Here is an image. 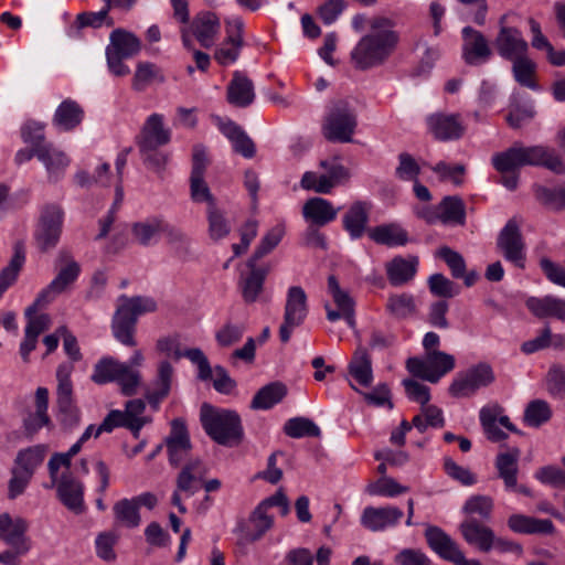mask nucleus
<instances>
[{
  "instance_id": "nucleus-1",
  "label": "nucleus",
  "mask_w": 565,
  "mask_h": 565,
  "mask_svg": "<svg viewBox=\"0 0 565 565\" xmlns=\"http://www.w3.org/2000/svg\"><path fill=\"white\" fill-rule=\"evenodd\" d=\"M492 164L503 174L501 183L511 191L515 190L519 183L515 171L524 166H540L556 174H565V162L561 156L555 149L543 145L525 147L516 142L509 149L495 153L492 157Z\"/></svg>"
},
{
  "instance_id": "nucleus-2",
  "label": "nucleus",
  "mask_w": 565,
  "mask_h": 565,
  "mask_svg": "<svg viewBox=\"0 0 565 565\" xmlns=\"http://www.w3.org/2000/svg\"><path fill=\"white\" fill-rule=\"evenodd\" d=\"M367 33L358 41L350 54L353 66L360 71L386 63L399 43V34L394 29L393 20L373 17L367 21Z\"/></svg>"
},
{
  "instance_id": "nucleus-3",
  "label": "nucleus",
  "mask_w": 565,
  "mask_h": 565,
  "mask_svg": "<svg viewBox=\"0 0 565 565\" xmlns=\"http://www.w3.org/2000/svg\"><path fill=\"white\" fill-rule=\"evenodd\" d=\"M200 419L205 433L217 444L234 447L241 444L244 431L238 414L234 411L201 406Z\"/></svg>"
},
{
  "instance_id": "nucleus-4",
  "label": "nucleus",
  "mask_w": 565,
  "mask_h": 565,
  "mask_svg": "<svg viewBox=\"0 0 565 565\" xmlns=\"http://www.w3.org/2000/svg\"><path fill=\"white\" fill-rule=\"evenodd\" d=\"M29 523L20 516L12 518L9 513L0 514V539L9 546L0 552V563L4 565H19L20 558L32 546L31 539L26 535Z\"/></svg>"
},
{
  "instance_id": "nucleus-5",
  "label": "nucleus",
  "mask_w": 565,
  "mask_h": 565,
  "mask_svg": "<svg viewBox=\"0 0 565 565\" xmlns=\"http://www.w3.org/2000/svg\"><path fill=\"white\" fill-rule=\"evenodd\" d=\"M64 224V210L60 204H45L39 215L33 241L41 253L54 249L61 239Z\"/></svg>"
},
{
  "instance_id": "nucleus-6",
  "label": "nucleus",
  "mask_w": 565,
  "mask_h": 565,
  "mask_svg": "<svg viewBox=\"0 0 565 565\" xmlns=\"http://www.w3.org/2000/svg\"><path fill=\"white\" fill-rule=\"evenodd\" d=\"M221 22L218 17L211 11H201L190 22L180 28L183 46L193 50V39L205 49L212 47L220 34Z\"/></svg>"
},
{
  "instance_id": "nucleus-7",
  "label": "nucleus",
  "mask_w": 565,
  "mask_h": 565,
  "mask_svg": "<svg viewBox=\"0 0 565 565\" xmlns=\"http://www.w3.org/2000/svg\"><path fill=\"white\" fill-rule=\"evenodd\" d=\"M358 121L347 102H338L330 109L322 125V135L332 142H351Z\"/></svg>"
},
{
  "instance_id": "nucleus-8",
  "label": "nucleus",
  "mask_w": 565,
  "mask_h": 565,
  "mask_svg": "<svg viewBox=\"0 0 565 565\" xmlns=\"http://www.w3.org/2000/svg\"><path fill=\"white\" fill-rule=\"evenodd\" d=\"M455 365V358L439 350L429 351L424 359L409 358L406 361L409 373L430 383H437L444 375L452 371Z\"/></svg>"
},
{
  "instance_id": "nucleus-9",
  "label": "nucleus",
  "mask_w": 565,
  "mask_h": 565,
  "mask_svg": "<svg viewBox=\"0 0 565 565\" xmlns=\"http://www.w3.org/2000/svg\"><path fill=\"white\" fill-rule=\"evenodd\" d=\"M494 380L492 367L488 363H478L457 373L448 387V392L455 398L470 397L480 388L491 385Z\"/></svg>"
},
{
  "instance_id": "nucleus-10",
  "label": "nucleus",
  "mask_w": 565,
  "mask_h": 565,
  "mask_svg": "<svg viewBox=\"0 0 565 565\" xmlns=\"http://www.w3.org/2000/svg\"><path fill=\"white\" fill-rule=\"evenodd\" d=\"M320 167L326 170V173L306 172L300 181L302 189L328 194L333 188L344 184L350 179V171L337 160H322Z\"/></svg>"
},
{
  "instance_id": "nucleus-11",
  "label": "nucleus",
  "mask_w": 565,
  "mask_h": 565,
  "mask_svg": "<svg viewBox=\"0 0 565 565\" xmlns=\"http://www.w3.org/2000/svg\"><path fill=\"white\" fill-rule=\"evenodd\" d=\"M497 248L507 262L519 269L525 268L526 246L515 217L510 218L500 231L497 238Z\"/></svg>"
},
{
  "instance_id": "nucleus-12",
  "label": "nucleus",
  "mask_w": 565,
  "mask_h": 565,
  "mask_svg": "<svg viewBox=\"0 0 565 565\" xmlns=\"http://www.w3.org/2000/svg\"><path fill=\"white\" fill-rule=\"evenodd\" d=\"M207 475V467L200 459L191 460L178 473L177 488L172 493L171 503L180 513H185L186 508L182 503L181 493L185 497L194 495L201 488Z\"/></svg>"
},
{
  "instance_id": "nucleus-13",
  "label": "nucleus",
  "mask_w": 565,
  "mask_h": 565,
  "mask_svg": "<svg viewBox=\"0 0 565 565\" xmlns=\"http://www.w3.org/2000/svg\"><path fill=\"white\" fill-rule=\"evenodd\" d=\"M308 316V301L305 290L299 286H292L287 291L284 321L279 328V339L287 343L294 329L300 327Z\"/></svg>"
},
{
  "instance_id": "nucleus-14",
  "label": "nucleus",
  "mask_w": 565,
  "mask_h": 565,
  "mask_svg": "<svg viewBox=\"0 0 565 565\" xmlns=\"http://www.w3.org/2000/svg\"><path fill=\"white\" fill-rule=\"evenodd\" d=\"M156 349L167 356H173L174 360H180L183 356L189 359L198 366V377L201 381H209L211 379L212 367L204 352L199 348L181 351L178 335H168L158 339Z\"/></svg>"
},
{
  "instance_id": "nucleus-15",
  "label": "nucleus",
  "mask_w": 565,
  "mask_h": 565,
  "mask_svg": "<svg viewBox=\"0 0 565 565\" xmlns=\"http://www.w3.org/2000/svg\"><path fill=\"white\" fill-rule=\"evenodd\" d=\"M207 157L205 148L202 145H195L192 150V170L190 175V195L193 202H205L207 206L217 204L211 193L207 183L204 180L207 167Z\"/></svg>"
},
{
  "instance_id": "nucleus-16",
  "label": "nucleus",
  "mask_w": 565,
  "mask_h": 565,
  "mask_svg": "<svg viewBox=\"0 0 565 565\" xmlns=\"http://www.w3.org/2000/svg\"><path fill=\"white\" fill-rule=\"evenodd\" d=\"M508 14L499 20V32L494 39V46L498 54L508 61L527 54L529 45L521 31L507 24Z\"/></svg>"
},
{
  "instance_id": "nucleus-17",
  "label": "nucleus",
  "mask_w": 565,
  "mask_h": 565,
  "mask_svg": "<svg viewBox=\"0 0 565 565\" xmlns=\"http://www.w3.org/2000/svg\"><path fill=\"white\" fill-rule=\"evenodd\" d=\"M328 292L332 297L337 309H333L329 303H326L324 309L327 311V319L334 322L342 318L351 329H355V302L349 291L340 287L334 275H330L328 277Z\"/></svg>"
},
{
  "instance_id": "nucleus-18",
  "label": "nucleus",
  "mask_w": 565,
  "mask_h": 565,
  "mask_svg": "<svg viewBox=\"0 0 565 565\" xmlns=\"http://www.w3.org/2000/svg\"><path fill=\"white\" fill-rule=\"evenodd\" d=\"M244 22L241 18H233L226 21V38L216 47L214 58L220 65H228L237 61L243 40Z\"/></svg>"
},
{
  "instance_id": "nucleus-19",
  "label": "nucleus",
  "mask_w": 565,
  "mask_h": 565,
  "mask_svg": "<svg viewBox=\"0 0 565 565\" xmlns=\"http://www.w3.org/2000/svg\"><path fill=\"white\" fill-rule=\"evenodd\" d=\"M426 122L428 131L440 141L459 139L465 134L459 114H433L427 117Z\"/></svg>"
},
{
  "instance_id": "nucleus-20",
  "label": "nucleus",
  "mask_w": 565,
  "mask_h": 565,
  "mask_svg": "<svg viewBox=\"0 0 565 565\" xmlns=\"http://www.w3.org/2000/svg\"><path fill=\"white\" fill-rule=\"evenodd\" d=\"M171 130L164 126V117L153 113L147 117L139 135L136 138L138 147H162L170 142Z\"/></svg>"
},
{
  "instance_id": "nucleus-21",
  "label": "nucleus",
  "mask_w": 565,
  "mask_h": 565,
  "mask_svg": "<svg viewBox=\"0 0 565 565\" xmlns=\"http://www.w3.org/2000/svg\"><path fill=\"white\" fill-rule=\"evenodd\" d=\"M462 57L469 65H479L487 62L492 51L484 35L471 26L462 29Z\"/></svg>"
},
{
  "instance_id": "nucleus-22",
  "label": "nucleus",
  "mask_w": 565,
  "mask_h": 565,
  "mask_svg": "<svg viewBox=\"0 0 565 565\" xmlns=\"http://www.w3.org/2000/svg\"><path fill=\"white\" fill-rule=\"evenodd\" d=\"M57 497L72 512H84V486L71 472H63L55 483Z\"/></svg>"
},
{
  "instance_id": "nucleus-23",
  "label": "nucleus",
  "mask_w": 565,
  "mask_h": 565,
  "mask_svg": "<svg viewBox=\"0 0 565 565\" xmlns=\"http://www.w3.org/2000/svg\"><path fill=\"white\" fill-rule=\"evenodd\" d=\"M171 465L178 466L191 451L190 436L184 422L175 418L171 423L170 434L164 439Z\"/></svg>"
},
{
  "instance_id": "nucleus-24",
  "label": "nucleus",
  "mask_w": 565,
  "mask_h": 565,
  "mask_svg": "<svg viewBox=\"0 0 565 565\" xmlns=\"http://www.w3.org/2000/svg\"><path fill=\"white\" fill-rule=\"evenodd\" d=\"M47 408L49 391L46 387H38L35 392V411L28 413L22 422L23 434L28 438H33L41 428H50L52 426Z\"/></svg>"
},
{
  "instance_id": "nucleus-25",
  "label": "nucleus",
  "mask_w": 565,
  "mask_h": 565,
  "mask_svg": "<svg viewBox=\"0 0 565 565\" xmlns=\"http://www.w3.org/2000/svg\"><path fill=\"white\" fill-rule=\"evenodd\" d=\"M404 513L397 507H366L361 515V524L372 531H384L386 527H393L399 523Z\"/></svg>"
},
{
  "instance_id": "nucleus-26",
  "label": "nucleus",
  "mask_w": 565,
  "mask_h": 565,
  "mask_svg": "<svg viewBox=\"0 0 565 565\" xmlns=\"http://www.w3.org/2000/svg\"><path fill=\"white\" fill-rule=\"evenodd\" d=\"M428 546L441 558L456 563L463 557L458 544L440 527L428 526L425 531Z\"/></svg>"
},
{
  "instance_id": "nucleus-27",
  "label": "nucleus",
  "mask_w": 565,
  "mask_h": 565,
  "mask_svg": "<svg viewBox=\"0 0 565 565\" xmlns=\"http://www.w3.org/2000/svg\"><path fill=\"white\" fill-rule=\"evenodd\" d=\"M459 530L465 541L482 552H489L494 546L493 531L481 524L477 519L469 518L461 522Z\"/></svg>"
},
{
  "instance_id": "nucleus-28",
  "label": "nucleus",
  "mask_w": 565,
  "mask_h": 565,
  "mask_svg": "<svg viewBox=\"0 0 565 565\" xmlns=\"http://www.w3.org/2000/svg\"><path fill=\"white\" fill-rule=\"evenodd\" d=\"M55 264L60 269L51 282L52 287H55L57 291L62 294L77 279L81 273V266L67 249H61L58 252Z\"/></svg>"
},
{
  "instance_id": "nucleus-29",
  "label": "nucleus",
  "mask_w": 565,
  "mask_h": 565,
  "mask_svg": "<svg viewBox=\"0 0 565 565\" xmlns=\"http://www.w3.org/2000/svg\"><path fill=\"white\" fill-rule=\"evenodd\" d=\"M247 267L250 271L246 277L241 279L239 287L244 301L246 303H253L257 301L262 294L264 281L270 268L268 265L258 267L257 263H252V259L247 260Z\"/></svg>"
},
{
  "instance_id": "nucleus-30",
  "label": "nucleus",
  "mask_w": 565,
  "mask_h": 565,
  "mask_svg": "<svg viewBox=\"0 0 565 565\" xmlns=\"http://www.w3.org/2000/svg\"><path fill=\"white\" fill-rule=\"evenodd\" d=\"M339 209L323 198H311L302 206V215L307 222L315 226H324L334 221Z\"/></svg>"
},
{
  "instance_id": "nucleus-31",
  "label": "nucleus",
  "mask_w": 565,
  "mask_h": 565,
  "mask_svg": "<svg viewBox=\"0 0 565 565\" xmlns=\"http://www.w3.org/2000/svg\"><path fill=\"white\" fill-rule=\"evenodd\" d=\"M418 267V257L404 258L396 256L385 265L386 276L392 286H403L415 277Z\"/></svg>"
},
{
  "instance_id": "nucleus-32",
  "label": "nucleus",
  "mask_w": 565,
  "mask_h": 565,
  "mask_svg": "<svg viewBox=\"0 0 565 565\" xmlns=\"http://www.w3.org/2000/svg\"><path fill=\"white\" fill-rule=\"evenodd\" d=\"M520 454V449L514 447L505 452H499L495 457L498 477L503 480L507 490L516 489Z\"/></svg>"
},
{
  "instance_id": "nucleus-33",
  "label": "nucleus",
  "mask_w": 565,
  "mask_h": 565,
  "mask_svg": "<svg viewBox=\"0 0 565 565\" xmlns=\"http://www.w3.org/2000/svg\"><path fill=\"white\" fill-rule=\"evenodd\" d=\"M525 305L537 318H556L565 322V299L554 296L530 297Z\"/></svg>"
},
{
  "instance_id": "nucleus-34",
  "label": "nucleus",
  "mask_w": 565,
  "mask_h": 565,
  "mask_svg": "<svg viewBox=\"0 0 565 565\" xmlns=\"http://www.w3.org/2000/svg\"><path fill=\"white\" fill-rule=\"evenodd\" d=\"M255 99L254 84L243 73L236 71L227 86V100L236 107H247Z\"/></svg>"
},
{
  "instance_id": "nucleus-35",
  "label": "nucleus",
  "mask_w": 565,
  "mask_h": 565,
  "mask_svg": "<svg viewBox=\"0 0 565 565\" xmlns=\"http://www.w3.org/2000/svg\"><path fill=\"white\" fill-rule=\"evenodd\" d=\"M370 205L362 201L354 202L343 215L344 230L352 239L362 237L369 223Z\"/></svg>"
},
{
  "instance_id": "nucleus-36",
  "label": "nucleus",
  "mask_w": 565,
  "mask_h": 565,
  "mask_svg": "<svg viewBox=\"0 0 565 565\" xmlns=\"http://www.w3.org/2000/svg\"><path fill=\"white\" fill-rule=\"evenodd\" d=\"M36 158L45 166L51 182L58 181L70 164L66 154L53 145L38 148Z\"/></svg>"
},
{
  "instance_id": "nucleus-37",
  "label": "nucleus",
  "mask_w": 565,
  "mask_h": 565,
  "mask_svg": "<svg viewBox=\"0 0 565 565\" xmlns=\"http://www.w3.org/2000/svg\"><path fill=\"white\" fill-rule=\"evenodd\" d=\"M83 118L82 106L73 99H65L57 106L52 122L58 130L71 131L81 125Z\"/></svg>"
},
{
  "instance_id": "nucleus-38",
  "label": "nucleus",
  "mask_w": 565,
  "mask_h": 565,
  "mask_svg": "<svg viewBox=\"0 0 565 565\" xmlns=\"http://www.w3.org/2000/svg\"><path fill=\"white\" fill-rule=\"evenodd\" d=\"M141 50V41L134 33L115 29L109 36V44L106 51L120 55L121 57H132Z\"/></svg>"
},
{
  "instance_id": "nucleus-39",
  "label": "nucleus",
  "mask_w": 565,
  "mask_h": 565,
  "mask_svg": "<svg viewBox=\"0 0 565 565\" xmlns=\"http://www.w3.org/2000/svg\"><path fill=\"white\" fill-rule=\"evenodd\" d=\"M222 134L232 142L235 152L245 158H253L256 153L254 141L234 121H221L218 125Z\"/></svg>"
},
{
  "instance_id": "nucleus-40",
  "label": "nucleus",
  "mask_w": 565,
  "mask_h": 565,
  "mask_svg": "<svg viewBox=\"0 0 565 565\" xmlns=\"http://www.w3.org/2000/svg\"><path fill=\"white\" fill-rule=\"evenodd\" d=\"M509 527L521 534H553L555 526L548 519H536L524 514H512L508 520Z\"/></svg>"
},
{
  "instance_id": "nucleus-41",
  "label": "nucleus",
  "mask_w": 565,
  "mask_h": 565,
  "mask_svg": "<svg viewBox=\"0 0 565 565\" xmlns=\"http://www.w3.org/2000/svg\"><path fill=\"white\" fill-rule=\"evenodd\" d=\"M367 234L376 244L390 247L404 246L408 242V233L396 223L374 226L367 231Z\"/></svg>"
},
{
  "instance_id": "nucleus-42",
  "label": "nucleus",
  "mask_w": 565,
  "mask_h": 565,
  "mask_svg": "<svg viewBox=\"0 0 565 565\" xmlns=\"http://www.w3.org/2000/svg\"><path fill=\"white\" fill-rule=\"evenodd\" d=\"M349 374L364 387L373 382L372 360L366 349L361 344L356 348L348 366Z\"/></svg>"
},
{
  "instance_id": "nucleus-43",
  "label": "nucleus",
  "mask_w": 565,
  "mask_h": 565,
  "mask_svg": "<svg viewBox=\"0 0 565 565\" xmlns=\"http://www.w3.org/2000/svg\"><path fill=\"white\" fill-rule=\"evenodd\" d=\"M173 376V367L169 361H161L158 365L157 379L153 388L147 392L148 403L157 408L159 403L169 395Z\"/></svg>"
},
{
  "instance_id": "nucleus-44",
  "label": "nucleus",
  "mask_w": 565,
  "mask_h": 565,
  "mask_svg": "<svg viewBox=\"0 0 565 565\" xmlns=\"http://www.w3.org/2000/svg\"><path fill=\"white\" fill-rule=\"evenodd\" d=\"M136 319L130 317L128 313H125L124 310L117 307L111 321V331L114 338L126 347H136Z\"/></svg>"
},
{
  "instance_id": "nucleus-45",
  "label": "nucleus",
  "mask_w": 565,
  "mask_h": 565,
  "mask_svg": "<svg viewBox=\"0 0 565 565\" xmlns=\"http://www.w3.org/2000/svg\"><path fill=\"white\" fill-rule=\"evenodd\" d=\"M164 220L160 217H148L131 225V234L135 241L142 246H150L157 242L162 234Z\"/></svg>"
},
{
  "instance_id": "nucleus-46",
  "label": "nucleus",
  "mask_w": 565,
  "mask_h": 565,
  "mask_svg": "<svg viewBox=\"0 0 565 565\" xmlns=\"http://www.w3.org/2000/svg\"><path fill=\"white\" fill-rule=\"evenodd\" d=\"M46 452L45 445H34L21 449L15 457L14 468L32 477L35 469L42 465Z\"/></svg>"
},
{
  "instance_id": "nucleus-47",
  "label": "nucleus",
  "mask_w": 565,
  "mask_h": 565,
  "mask_svg": "<svg viewBox=\"0 0 565 565\" xmlns=\"http://www.w3.org/2000/svg\"><path fill=\"white\" fill-rule=\"evenodd\" d=\"M166 77L162 71L153 63L139 62L132 78V88L137 92H143L148 86L158 83L162 84Z\"/></svg>"
},
{
  "instance_id": "nucleus-48",
  "label": "nucleus",
  "mask_w": 565,
  "mask_h": 565,
  "mask_svg": "<svg viewBox=\"0 0 565 565\" xmlns=\"http://www.w3.org/2000/svg\"><path fill=\"white\" fill-rule=\"evenodd\" d=\"M502 413L503 407L499 404L487 405L480 409V424L488 439L492 441H500L507 438V434L497 425Z\"/></svg>"
},
{
  "instance_id": "nucleus-49",
  "label": "nucleus",
  "mask_w": 565,
  "mask_h": 565,
  "mask_svg": "<svg viewBox=\"0 0 565 565\" xmlns=\"http://www.w3.org/2000/svg\"><path fill=\"white\" fill-rule=\"evenodd\" d=\"M286 393V386L280 382L267 384L255 394L250 407L254 409H269L278 404Z\"/></svg>"
},
{
  "instance_id": "nucleus-50",
  "label": "nucleus",
  "mask_w": 565,
  "mask_h": 565,
  "mask_svg": "<svg viewBox=\"0 0 565 565\" xmlns=\"http://www.w3.org/2000/svg\"><path fill=\"white\" fill-rule=\"evenodd\" d=\"M439 222L462 225L466 220L463 201L459 196H446L438 204Z\"/></svg>"
},
{
  "instance_id": "nucleus-51",
  "label": "nucleus",
  "mask_w": 565,
  "mask_h": 565,
  "mask_svg": "<svg viewBox=\"0 0 565 565\" xmlns=\"http://www.w3.org/2000/svg\"><path fill=\"white\" fill-rule=\"evenodd\" d=\"M74 371L73 363H62L56 369V405L75 403L71 375Z\"/></svg>"
},
{
  "instance_id": "nucleus-52",
  "label": "nucleus",
  "mask_w": 565,
  "mask_h": 565,
  "mask_svg": "<svg viewBox=\"0 0 565 565\" xmlns=\"http://www.w3.org/2000/svg\"><path fill=\"white\" fill-rule=\"evenodd\" d=\"M249 523L253 529L243 531V540L247 543L259 540L273 526L274 520L264 505H258L249 516Z\"/></svg>"
},
{
  "instance_id": "nucleus-53",
  "label": "nucleus",
  "mask_w": 565,
  "mask_h": 565,
  "mask_svg": "<svg viewBox=\"0 0 565 565\" xmlns=\"http://www.w3.org/2000/svg\"><path fill=\"white\" fill-rule=\"evenodd\" d=\"M121 370H125L124 362L106 356L95 364L90 379L99 385L115 382Z\"/></svg>"
},
{
  "instance_id": "nucleus-54",
  "label": "nucleus",
  "mask_w": 565,
  "mask_h": 565,
  "mask_svg": "<svg viewBox=\"0 0 565 565\" xmlns=\"http://www.w3.org/2000/svg\"><path fill=\"white\" fill-rule=\"evenodd\" d=\"M24 260L25 255L23 246L21 244H17L10 263L0 271V298L6 290L17 281Z\"/></svg>"
},
{
  "instance_id": "nucleus-55",
  "label": "nucleus",
  "mask_w": 565,
  "mask_h": 565,
  "mask_svg": "<svg viewBox=\"0 0 565 565\" xmlns=\"http://www.w3.org/2000/svg\"><path fill=\"white\" fill-rule=\"evenodd\" d=\"M513 63L512 65V73L514 76V79L524 87H527L530 89H537L539 86L534 79L535 72H536V64L530 60L526 55H523L521 57L511 60Z\"/></svg>"
},
{
  "instance_id": "nucleus-56",
  "label": "nucleus",
  "mask_w": 565,
  "mask_h": 565,
  "mask_svg": "<svg viewBox=\"0 0 565 565\" xmlns=\"http://www.w3.org/2000/svg\"><path fill=\"white\" fill-rule=\"evenodd\" d=\"M118 308L124 310V312L128 313L130 317H134L136 320L138 319V316L153 312L157 309L156 301L150 297H127L122 295L118 298Z\"/></svg>"
},
{
  "instance_id": "nucleus-57",
  "label": "nucleus",
  "mask_w": 565,
  "mask_h": 565,
  "mask_svg": "<svg viewBox=\"0 0 565 565\" xmlns=\"http://www.w3.org/2000/svg\"><path fill=\"white\" fill-rule=\"evenodd\" d=\"M206 218L209 223V236L213 241L226 237L231 232V225L217 204H212L206 209Z\"/></svg>"
},
{
  "instance_id": "nucleus-58",
  "label": "nucleus",
  "mask_w": 565,
  "mask_h": 565,
  "mask_svg": "<svg viewBox=\"0 0 565 565\" xmlns=\"http://www.w3.org/2000/svg\"><path fill=\"white\" fill-rule=\"evenodd\" d=\"M116 427H126L134 433L135 437H138L141 424L135 419H129V417L127 418V415L120 411H111L96 428L95 437H98L103 431L110 433Z\"/></svg>"
},
{
  "instance_id": "nucleus-59",
  "label": "nucleus",
  "mask_w": 565,
  "mask_h": 565,
  "mask_svg": "<svg viewBox=\"0 0 565 565\" xmlns=\"http://www.w3.org/2000/svg\"><path fill=\"white\" fill-rule=\"evenodd\" d=\"M116 521L127 527H137L140 524L139 510L132 499H121L114 504Z\"/></svg>"
},
{
  "instance_id": "nucleus-60",
  "label": "nucleus",
  "mask_w": 565,
  "mask_h": 565,
  "mask_svg": "<svg viewBox=\"0 0 565 565\" xmlns=\"http://www.w3.org/2000/svg\"><path fill=\"white\" fill-rule=\"evenodd\" d=\"M285 225L279 223L271 227L260 239L255 252L250 256L252 263H257L260 258L269 254L282 239L285 235Z\"/></svg>"
},
{
  "instance_id": "nucleus-61",
  "label": "nucleus",
  "mask_w": 565,
  "mask_h": 565,
  "mask_svg": "<svg viewBox=\"0 0 565 565\" xmlns=\"http://www.w3.org/2000/svg\"><path fill=\"white\" fill-rule=\"evenodd\" d=\"M386 309L395 318L405 319L415 313V299L409 294L392 295L387 299Z\"/></svg>"
},
{
  "instance_id": "nucleus-62",
  "label": "nucleus",
  "mask_w": 565,
  "mask_h": 565,
  "mask_svg": "<svg viewBox=\"0 0 565 565\" xmlns=\"http://www.w3.org/2000/svg\"><path fill=\"white\" fill-rule=\"evenodd\" d=\"M552 409L547 402L535 399L527 404L524 411V423L531 427H540L550 420Z\"/></svg>"
},
{
  "instance_id": "nucleus-63",
  "label": "nucleus",
  "mask_w": 565,
  "mask_h": 565,
  "mask_svg": "<svg viewBox=\"0 0 565 565\" xmlns=\"http://www.w3.org/2000/svg\"><path fill=\"white\" fill-rule=\"evenodd\" d=\"M162 234L164 235L168 245L172 247L179 257H184L189 254L190 239L180 228L164 221Z\"/></svg>"
},
{
  "instance_id": "nucleus-64",
  "label": "nucleus",
  "mask_w": 565,
  "mask_h": 565,
  "mask_svg": "<svg viewBox=\"0 0 565 565\" xmlns=\"http://www.w3.org/2000/svg\"><path fill=\"white\" fill-rule=\"evenodd\" d=\"M535 193L536 199L545 207L553 211H561L565 209V186L554 189L539 186Z\"/></svg>"
}]
</instances>
